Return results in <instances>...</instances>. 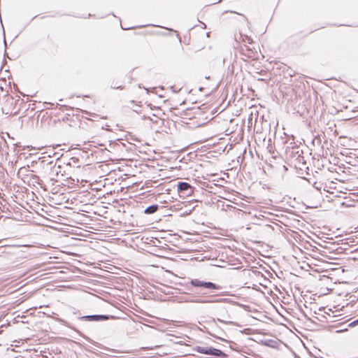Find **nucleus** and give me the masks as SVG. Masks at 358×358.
<instances>
[{"label":"nucleus","mask_w":358,"mask_h":358,"mask_svg":"<svg viewBox=\"0 0 358 358\" xmlns=\"http://www.w3.org/2000/svg\"><path fill=\"white\" fill-rule=\"evenodd\" d=\"M358 324V319L349 324V327H355Z\"/></svg>","instance_id":"obj_14"},{"label":"nucleus","mask_w":358,"mask_h":358,"mask_svg":"<svg viewBox=\"0 0 358 358\" xmlns=\"http://www.w3.org/2000/svg\"><path fill=\"white\" fill-rule=\"evenodd\" d=\"M15 248L13 246H1L0 247V256L1 254L10 255L13 254V250Z\"/></svg>","instance_id":"obj_7"},{"label":"nucleus","mask_w":358,"mask_h":358,"mask_svg":"<svg viewBox=\"0 0 358 358\" xmlns=\"http://www.w3.org/2000/svg\"><path fill=\"white\" fill-rule=\"evenodd\" d=\"M116 317L109 315H85L80 317V320L88 321V322H99L108 320L110 319L114 320Z\"/></svg>","instance_id":"obj_4"},{"label":"nucleus","mask_w":358,"mask_h":358,"mask_svg":"<svg viewBox=\"0 0 358 358\" xmlns=\"http://www.w3.org/2000/svg\"><path fill=\"white\" fill-rule=\"evenodd\" d=\"M31 179L33 180V182L38 184L42 187L43 181L40 179L39 176H38L36 175L31 174Z\"/></svg>","instance_id":"obj_9"},{"label":"nucleus","mask_w":358,"mask_h":358,"mask_svg":"<svg viewBox=\"0 0 358 358\" xmlns=\"http://www.w3.org/2000/svg\"><path fill=\"white\" fill-rule=\"evenodd\" d=\"M208 355L215 357H226V354L224 352L212 347L208 349Z\"/></svg>","instance_id":"obj_6"},{"label":"nucleus","mask_w":358,"mask_h":358,"mask_svg":"<svg viewBox=\"0 0 358 358\" xmlns=\"http://www.w3.org/2000/svg\"><path fill=\"white\" fill-rule=\"evenodd\" d=\"M79 159L77 157H71L70 159V162L67 164V165H71V164H77L78 162Z\"/></svg>","instance_id":"obj_13"},{"label":"nucleus","mask_w":358,"mask_h":358,"mask_svg":"<svg viewBox=\"0 0 358 358\" xmlns=\"http://www.w3.org/2000/svg\"><path fill=\"white\" fill-rule=\"evenodd\" d=\"M217 320L221 322V323H223V324H232L233 322H227L224 320H222V319H220L218 318Z\"/></svg>","instance_id":"obj_15"},{"label":"nucleus","mask_w":358,"mask_h":358,"mask_svg":"<svg viewBox=\"0 0 358 358\" xmlns=\"http://www.w3.org/2000/svg\"><path fill=\"white\" fill-rule=\"evenodd\" d=\"M241 38H242V41L245 43L252 44L253 43L252 39L250 36H241Z\"/></svg>","instance_id":"obj_11"},{"label":"nucleus","mask_w":358,"mask_h":358,"mask_svg":"<svg viewBox=\"0 0 358 358\" xmlns=\"http://www.w3.org/2000/svg\"><path fill=\"white\" fill-rule=\"evenodd\" d=\"M239 52L243 56L242 59L245 61L248 59H254L256 58L257 54V52L254 48H251L246 44L240 47Z\"/></svg>","instance_id":"obj_3"},{"label":"nucleus","mask_w":358,"mask_h":358,"mask_svg":"<svg viewBox=\"0 0 358 358\" xmlns=\"http://www.w3.org/2000/svg\"><path fill=\"white\" fill-rule=\"evenodd\" d=\"M159 205L153 204V205H151V206L147 207L144 210V213L148 215H151V214L156 213L159 210Z\"/></svg>","instance_id":"obj_8"},{"label":"nucleus","mask_w":358,"mask_h":358,"mask_svg":"<svg viewBox=\"0 0 358 358\" xmlns=\"http://www.w3.org/2000/svg\"><path fill=\"white\" fill-rule=\"evenodd\" d=\"M189 284L196 289L195 292L199 297L212 294L214 290H220L222 287L212 282H206L197 278L192 279Z\"/></svg>","instance_id":"obj_1"},{"label":"nucleus","mask_w":358,"mask_h":358,"mask_svg":"<svg viewBox=\"0 0 358 358\" xmlns=\"http://www.w3.org/2000/svg\"><path fill=\"white\" fill-rule=\"evenodd\" d=\"M43 169L50 170V175L57 176L61 172V166L57 165V162L49 159H43L41 161Z\"/></svg>","instance_id":"obj_2"},{"label":"nucleus","mask_w":358,"mask_h":358,"mask_svg":"<svg viewBox=\"0 0 358 358\" xmlns=\"http://www.w3.org/2000/svg\"><path fill=\"white\" fill-rule=\"evenodd\" d=\"M178 191L182 196H190L193 192L192 187L187 182H180L178 185Z\"/></svg>","instance_id":"obj_5"},{"label":"nucleus","mask_w":358,"mask_h":358,"mask_svg":"<svg viewBox=\"0 0 358 358\" xmlns=\"http://www.w3.org/2000/svg\"><path fill=\"white\" fill-rule=\"evenodd\" d=\"M68 180H69V184H71V185L75 184V180L73 179L72 178H68Z\"/></svg>","instance_id":"obj_16"},{"label":"nucleus","mask_w":358,"mask_h":358,"mask_svg":"<svg viewBox=\"0 0 358 358\" xmlns=\"http://www.w3.org/2000/svg\"><path fill=\"white\" fill-rule=\"evenodd\" d=\"M208 349L209 348L197 346L196 348V351L201 354L208 355Z\"/></svg>","instance_id":"obj_10"},{"label":"nucleus","mask_w":358,"mask_h":358,"mask_svg":"<svg viewBox=\"0 0 358 358\" xmlns=\"http://www.w3.org/2000/svg\"><path fill=\"white\" fill-rule=\"evenodd\" d=\"M113 88H114V89H120V90H122V89H123V87H122V86H118V87H114Z\"/></svg>","instance_id":"obj_17"},{"label":"nucleus","mask_w":358,"mask_h":358,"mask_svg":"<svg viewBox=\"0 0 358 358\" xmlns=\"http://www.w3.org/2000/svg\"><path fill=\"white\" fill-rule=\"evenodd\" d=\"M222 300H223L222 299H217L216 301H205V300H201V299H196V300H193L192 301L196 302V303H209V302H220V301H222Z\"/></svg>","instance_id":"obj_12"}]
</instances>
